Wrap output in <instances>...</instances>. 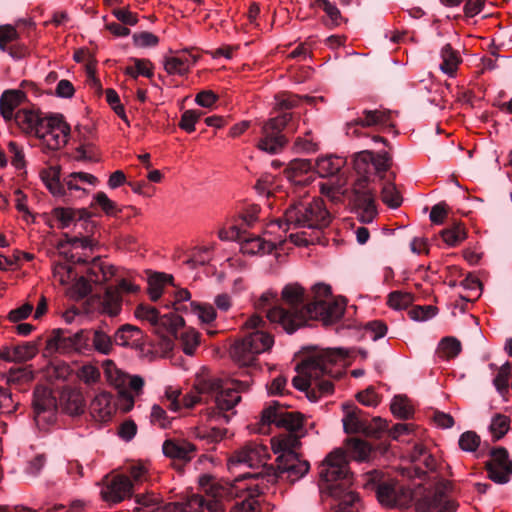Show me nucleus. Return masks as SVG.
<instances>
[{
  "mask_svg": "<svg viewBox=\"0 0 512 512\" xmlns=\"http://www.w3.org/2000/svg\"><path fill=\"white\" fill-rule=\"evenodd\" d=\"M277 466L265 464L260 472L245 473L239 476L235 483L228 481L213 482L210 486V498L194 496L190 506L197 505L200 509L209 512H225V501L239 497V492L247 490V496L236 502L230 512H260V505L256 499L262 493L263 482L275 483L279 478L295 482L305 476L310 464L301 460L297 452L284 453L276 459Z\"/></svg>",
  "mask_w": 512,
  "mask_h": 512,
  "instance_id": "nucleus-1",
  "label": "nucleus"
},
{
  "mask_svg": "<svg viewBox=\"0 0 512 512\" xmlns=\"http://www.w3.org/2000/svg\"><path fill=\"white\" fill-rule=\"evenodd\" d=\"M320 493L324 501L330 500L332 512H359L360 497L352 489L353 474L342 450L329 453L319 466Z\"/></svg>",
  "mask_w": 512,
  "mask_h": 512,
  "instance_id": "nucleus-2",
  "label": "nucleus"
},
{
  "mask_svg": "<svg viewBox=\"0 0 512 512\" xmlns=\"http://www.w3.org/2000/svg\"><path fill=\"white\" fill-rule=\"evenodd\" d=\"M364 486L374 490L379 502L389 507L403 506L410 501L415 502L417 512H455L458 507L443 488L425 490L422 494L405 492L394 480L376 470L366 474Z\"/></svg>",
  "mask_w": 512,
  "mask_h": 512,
  "instance_id": "nucleus-3",
  "label": "nucleus"
},
{
  "mask_svg": "<svg viewBox=\"0 0 512 512\" xmlns=\"http://www.w3.org/2000/svg\"><path fill=\"white\" fill-rule=\"evenodd\" d=\"M114 339L102 327L79 329H54L47 339V347L61 353L77 352L90 355L97 352L110 355L114 350Z\"/></svg>",
  "mask_w": 512,
  "mask_h": 512,
  "instance_id": "nucleus-4",
  "label": "nucleus"
},
{
  "mask_svg": "<svg viewBox=\"0 0 512 512\" xmlns=\"http://www.w3.org/2000/svg\"><path fill=\"white\" fill-rule=\"evenodd\" d=\"M281 304L269 310L268 320L292 334L310 320L313 294H307L298 283H289L281 291Z\"/></svg>",
  "mask_w": 512,
  "mask_h": 512,
  "instance_id": "nucleus-5",
  "label": "nucleus"
},
{
  "mask_svg": "<svg viewBox=\"0 0 512 512\" xmlns=\"http://www.w3.org/2000/svg\"><path fill=\"white\" fill-rule=\"evenodd\" d=\"M301 101V96L290 92L275 95V109L280 114L263 122L261 126L262 136L257 144L260 150L269 154H276L285 147L288 139L283 131L285 129L296 130L293 123L294 114L288 112V110L297 107Z\"/></svg>",
  "mask_w": 512,
  "mask_h": 512,
  "instance_id": "nucleus-6",
  "label": "nucleus"
},
{
  "mask_svg": "<svg viewBox=\"0 0 512 512\" xmlns=\"http://www.w3.org/2000/svg\"><path fill=\"white\" fill-rule=\"evenodd\" d=\"M346 180L340 178L331 184H322L321 192L333 201L347 197L354 211L362 223H371L377 215L375 195L367 188V178L359 177L355 180L351 190L345 189Z\"/></svg>",
  "mask_w": 512,
  "mask_h": 512,
  "instance_id": "nucleus-7",
  "label": "nucleus"
},
{
  "mask_svg": "<svg viewBox=\"0 0 512 512\" xmlns=\"http://www.w3.org/2000/svg\"><path fill=\"white\" fill-rule=\"evenodd\" d=\"M246 326L252 331L235 341L230 348V355L240 366L251 367L255 365L257 355L269 350L274 340L270 334L262 331L265 321L258 315L250 317Z\"/></svg>",
  "mask_w": 512,
  "mask_h": 512,
  "instance_id": "nucleus-8",
  "label": "nucleus"
},
{
  "mask_svg": "<svg viewBox=\"0 0 512 512\" xmlns=\"http://www.w3.org/2000/svg\"><path fill=\"white\" fill-rule=\"evenodd\" d=\"M283 222L287 226L286 230L290 227L294 229H322L330 224L331 214L320 198L299 200L290 204L284 213L283 219L278 220L280 228L283 227Z\"/></svg>",
  "mask_w": 512,
  "mask_h": 512,
  "instance_id": "nucleus-9",
  "label": "nucleus"
},
{
  "mask_svg": "<svg viewBox=\"0 0 512 512\" xmlns=\"http://www.w3.org/2000/svg\"><path fill=\"white\" fill-rule=\"evenodd\" d=\"M250 380L230 381L231 386L225 387L224 382L219 378H209L201 384V391L211 394L214 398L218 413L214 417L224 418L225 422H229L230 416L224 412L232 410L240 401V392L247 391L251 386Z\"/></svg>",
  "mask_w": 512,
  "mask_h": 512,
  "instance_id": "nucleus-10",
  "label": "nucleus"
},
{
  "mask_svg": "<svg viewBox=\"0 0 512 512\" xmlns=\"http://www.w3.org/2000/svg\"><path fill=\"white\" fill-rule=\"evenodd\" d=\"M343 349H328L322 355L316 358H310L296 366V370L300 375L292 379L293 386L305 392L313 384V380L319 379L321 375H329L331 373V365L339 358H344Z\"/></svg>",
  "mask_w": 512,
  "mask_h": 512,
  "instance_id": "nucleus-11",
  "label": "nucleus"
},
{
  "mask_svg": "<svg viewBox=\"0 0 512 512\" xmlns=\"http://www.w3.org/2000/svg\"><path fill=\"white\" fill-rule=\"evenodd\" d=\"M313 305L311 319H319L324 325H331L341 319L345 310V303L332 299L331 287L318 283L312 287Z\"/></svg>",
  "mask_w": 512,
  "mask_h": 512,
  "instance_id": "nucleus-12",
  "label": "nucleus"
},
{
  "mask_svg": "<svg viewBox=\"0 0 512 512\" xmlns=\"http://www.w3.org/2000/svg\"><path fill=\"white\" fill-rule=\"evenodd\" d=\"M345 417L343 418V428L347 434L362 433L369 437H379L380 433L388 429L387 421L380 417H374L369 420L364 417L361 409L353 404H344Z\"/></svg>",
  "mask_w": 512,
  "mask_h": 512,
  "instance_id": "nucleus-13",
  "label": "nucleus"
},
{
  "mask_svg": "<svg viewBox=\"0 0 512 512\" xmlns=\"http://www.w3.org/2000/svg\"><path fill=\"white\" fill-rule=\"evenodd\" d=\"M261 422L263 425L274 423L286 429L287 432H299L303 426V415L299 412H288L278 401H272L263 409Z\"/></svg>",
  "mask_w": 512,
  "mask_h": 512,
  "instance_id": "nucleus-14",
  "label": "nucleus"
},
{
  "mask_svg": "<svg viewBox=\"0 0 512 512\" xmlns=\"http://www.w3.org/2000/svg\"><path fill=\"white\" fill-rule=\"evenodd\" d=\"M491 459L485 463V469L491 481L497 484H506L512 475V460L509 459L508 450L496 447L490 451Z\"/></svg>",
  "mask_w": 512,
  "mask_h": 512,
  "instance_id": "nucleus-15",
  "label": "nucleus"
},
{
  "mask_svg": "<svg viewBox=\"0 0 512 512\" xmlns=\"http://www.w3.org/2000/svg\"><path fill=\"white\" fill-rule=\"evenodd\" d=\"M47 120H55V123H52L51 128L44 127L43 135L37 137L42 140L43 152L56 151L66 144L70 126L64 121L61 114H50L47 116Z\"/></svg>",
  "mask_w": 512,
  "mask_h": 512,
  "instance_id": "nucleus-16",
  "label": "nucleus"
},
{
  "mask_svg": "<svg viewBox=\"0 0 512 512\" xmlns=\"http://www.w3.org/2000/svg\"><path fill=\"white\" fill-rule=\"evenodd\" d=\"M101 489L102 499L110 503H120L132 495L133 483L131 479L123 474L106 476Z\"/></svg>",
  "mask_w": 512,
  "mask_h": 512,
  "instance_id": "nucleus-17",
  "label": "nucleus"
},
{
  "mask_svg": "<svg viewBox=\"0 0 512 512\" xmlns=\"http://www.w3.org/2000/svg\"><path fill=\"white\" fill-rule=\"evenodd\" d=\"M16 124L27 133H34L36 136H42L44 127H52L55 120H47L42 117L39 110L35 108L19 109L13 118Z\"/></svg>",
  "mask_w": 512,
  "mask_h": 512,
  "instance_id": "nucleus-18",
  "label": "nucleus"
},
{
  "mask_svg": "<svg viewBox=\"0 0 512 512\" xmlns=\"http://www.w3.org/2000/svg\"><path fill=\"white\" fill-rule=\"evenodd\" d=\"M52 215L54 219L59 222V227L62 229L67 228L72 223H76L78 221H83L86 231H92V228L94 227V224L89 221L92 214L85 208L73 209L56 207L52 210Z\"/></svg>",
  "mask_w": 512,
  "mask_h": 512,
  "instance_id": "nucleus-19",
  "label": "nucleus"
},
{
  "mask_svg": "<svg viewBox=\"0 0 512 512\" xmlns=\"http://www.w3.org/2000/svg\"><path fill=\"white\" fill-rule=\"evenodd\" d=\"M392 112L389 110H364L363 117H358L357 119L347 123V134H353L355 136H360V132L358 130V126L360 127H371L375 125H385L391 118Z\"/></svg>",
  "mask_w": 512,
  "mask_h": 512,
  "instance_id": "nucleus-20",
  "label": "nucleus"
},
{
  "mask_svg": "<svg viewBox=\"0 0 512 512\" xmlns=\"http://www.w3.org/2000/svg\"><path fill=\"white\" fill-rule=\"evenodd\" d=\"M199 58L200 54L195 49H183L177 56L167 58L164 68L168 74L184 75Z\"/></svg>",
  "mask_w": 512,
  "mask_h": 512,
  "instance_id": "nucleus-21",
  "label": "nucleus"
},
{
  "mask_svg": "<svg viewBox=\"0 0 512 512\" xmlns=\"http://www.w3.org/2000/svg\"><path fill=\"white\" fill-rule=\"evenodd\" d=\"M33 406L36 417L43 415V419L47 421H52L55 418L57 401L50 392L46 390L35 391Z\"/></svg>",
  "mask_w": 512,
  "mask_h": 512,
  "instance_id": "nucleus-22",
  "label": "nucleus"
},
{
  "mask_svg": "<svg viewBox=\"0 0 512 512\" xmlns=\"http://www.w3.org/2000/svg\"><path fill=\"white\" fill-rule=\"evenodd\" d=\"M165 456L183 461H190L196 447L186 440L167 439L162 445Z\"/></svg>",
  "mask_w": 512,
  "mask_h": 512,
  "instance_id": "nucleus-23",
  "label": "nucleus"
},
{
  "mask_svg": "<svg viewBox=\"0 0 512 512\" xmlns=\"http://www.w3.org/2000/svg\"><path fill=\"white\" fill-rule=\"evenodd\" d=\"M122 296L118 289L108 286L103 296L100 298V311L110 317L117 316L122 310Z\"/></svg>",
  "mask_w": 512,
  "mask_h": 512,
  "instance_id": "nucleus-24",
  "label": "nucleus"
},
{
  "mask_svg": "<svg viewBox=\"0 0 512 512\" xmlns=\"http://www.w3.org/2000/svg\"><path fill=\"white\" fill-rule=\"evenodd\" d=\"M112 396L108 392L97 394L90 403L91 415L100 421H106L111 418L114 408L111 404Z\"/></svg>",
  "mask_w": 512,
  "mask_h": 512,
  "instance_id": "nucleus-25",
  "label": "nucleus"
},
{
  "mask_svg": "<svg viewBox=\"0 0 512 512\" xmlns=\"http://www.w3.org/2000/svg\"><path fill=\"white\" fill-rule=\"evenodd\" d=\"M25 93L20 90H6L0 97V113L5 120H11L15 115L14 109L25 99Z\"/></svg>",
  "mask_w": 512,
  "mask_h": 512,
  "instance_id": "nucleus-26",
  "label": "nucleus"
},
{
  "mask_svg": "<svg viewBox=\"0 0 512 512\" xmlns=\"http://www.w3.org/2000/svg\"><path fill=\"white\" fill-rule=\"evenodd\" d=\"M102 366L107 380L118 390V392H120V390L128 389L131 375L118 369L112 360L103 361Z\"/></svg>",
  "mask_w": 512,
  "mask_h": 512,
  "instance_id": "nucleus-27",
  "label": "nucleus"
},
{
  "mask_svg": "<svg viewBox=\"0 0 512 512\" xmlns=\"http://www.w3.org/2000/svg\"><path fill=\"white\" fill-rule=\"evenodd\" d=\"M314 166L311 160L308 159H294L289 162L284 173L288 180L296 184L306 183L308 179H302L301 177L312 171Z\"/></svg>",
  "mask_w": 512,
  "mask_h": 512,
  "instance_id": "nucleus-28",
  "label": "nucleus"
},
{
  "mask_svg": "<svg viewBox=\"0 0 512 512\" xmlns=\"http://www.w3.org/2000/svg\"><path fill=\"white\" fill-rule=\"evenodd\" d=\"M297 432H286L271 440L274 453L283 455L284 453L296 452L300 445L301 435Z\"/></svg>",
  "mask_w": 512,
  "mask_h": 512,
  "instance_id": "nucleus-29",
  "label": "nucleus"
},
{
  "mask_svg": "<svg viewBox=\"0 0 512 512\" xmlns=\"http://www.w3.org/2000/svg\"><path fill=\"white\" fill-rule=\"evenodd\" d=\"M345 163L346 160L342 157L328 156L318 159L314 169L320 177H330L337 175Z\"/></svg>",
  "mask_w": 512,
  "mask_h": 512,
  "instance_id": "nucleus-30",
  "label": "nucleus"
},
{
  "mask_svg": "<svg viewBox=\"0 0 512 512\" xmlns=\"http://www.w3.org/2000/svg\"><path fill=\"white\" fill-rule=\"evenodd\" d=\"M62 410L71 416H77L84 412L85 404L83 395L78 391H68L61 397Z\"/></svg>",
  "mask_w": 512,
  "mask_h": 512,
  "instance_id": "nucleus-31",
  "label": "nucleus"
},
{
  "mask_svg": "<svg viewBox=\"0 0 512 512\" xmlns=\"http://www.w3.org/2000/svg\"><path fill=\"white\" fill-rule=\"evenodd\" d=\"M440 236L448 246L455 247L467 238V230L462 222L453 220L440 232Z\"/></svg>",
  "mask_w": 512,
  "mask_h": 512,
  "instance_id": "nucleus-32",
  "label": "nucleus"
},
{
  "mask_svg": "<svg viewBox=\"0 0 512 512\" xmlns=\"http://www.w3.org/2000/svg\"><path fill=\"white\" fill-rule=\"evenodd\" d=\"M41 178L49 191L56 196H64V185L60 181V167L51 166L41 171Z\"/></svg>",
  "mask_w": 512,
  "mask_h": 512,
  "instance_id": "nucleus-33",
  "label": "nucleus"
},
{
  "mask_svg": "<svg viewBox=\"0 0 512 512\" xmlns=\"http://www.w3.org/2000/svg\"><path fill=\"white\" fill-rule=\"evenodd\" d=\"M441 58L442 63L440 64V69L447 75L453 76L456 73L458 65L461 63L462 59L459 55V52L454 50L451 44H446L441 49Z\"/></svg>",
  "mask_w": 512,
  "mask_h": 512,
  "instance_id": "nucleus-34",
  "label": "nucleus"
},
{
  "mask_svg": "<svg viewBox=\"0 0 512 512\" xmlns=\"http://www.w3.org/2000/svg\"><path fill=\"white\" fill-rule=\"evenodd\" d=\"M394 179L395 174H392V179L387 180L383 185L381 199L387 206L395 209L402 204L403 198L393 182Z\"/></svg>",
  "mask_w": 512,
  "mask_h": 512,
  "instance_id": "nucleus-35",
  "label": "nucleus"
},
{
  "mask_svg": "<svg viewBox=\"0 0 512 512\" xmlns=\"http://www.w3.org/2000/svg\"><path fill=\"white\" fill-rule=\"evenodd\" d=\"M130 61L134 63V66H127L124 69V73L133 79H137L139 75L151 78L153 76V64L149 59L130 58Z\"/></svg>",
  "mask_w": 512,
  "mask_h": 512,
  "instance_id": "nucleus-36",
  "label": "nucleus"
},
{
  "mask_svg": "<svg viewBox=\"0 0 512 512\" xmlns=\"http://www.w3.org/2000/svg\"><path fill=\"white\" fill-rule=\"evenodd\" d=\"M262 451L263 448L261 446L253 444L246 445L230 459V462L232 464L245 463L251 467L253 465V462L258 460Z\"/></svg>",
  "mask_w": 512,
  "mask_h": 512,
  "instance_id": "nucleus-37",
  "label": "nucleus"
},
{
  "mask_svg": "<svg viewBox=\"0 0 512 512\" xmlns=\"http://www.w3.org/2000/svg\"><path fill=\"white\" fill-rule=\"evenodd\" d=\"M372 161L373 152L369 150L358 152L354 155L352 160L354 170L360 175V177H366L367 183L369 182V178L366 174L369 173L370 168L372 167Z\"/></svg>",
  "mask_w": 512,
  "mask_h": 512,
  "instance_id": "nucleus-38",
  "label": "nucleus"
},
{
  "mask_svg": "<svg viewBox=\"0 0 512 512\" xmlns=\"http://www.w3.org/2000/svg\"><path fill=\"white\" fill-rule=\"evenodd\" d=\"M391 412L394 416L400 419H409L413 416L414 410L408 401V398L403 395H396L390 405Z\"/></svg>",
  "mask_w": 512,
  "mask_h": 512,
  "instance_id": "nucleus-39",
  "label": "nucleus"
},
{
  "mask_svg": "<svg viewBox=\"0 0 512 512\" xmlns=\"http://www.w3.org/2000/svg\"><path fill=\"white\" fill-rule=\"evenodd\" d=\"M414 302V295L409 292L392 291L388 294L387 304L395 310L407 309Z\"/></svg>",
  "mask_w": 512,
  "mask_h": 512,
  "instance_id": "nucleus-40",
  "label": "nucleus"
},
{
  "mask_svg": "<svg viewBox=\"0 0 512 512\" xmlns=\"http://www.w3.org/2000/svg\"><path fill=\"white\" fill-rule=\"evenodd\" d=\"M135 316L138 319L147 320L153 326L157 327L158 325H166L167 320L160 318L159 311L145 304H140L135 309Z\"/></svg>",
  "mask_w": 512,
  "mask_h": 512,
  "instance_id": "nucleus-41",
  "label": "nucleus"
},
{
  "mask_svg": "<svg viewBox=\"0 0 512 512\" xmlns=\"http://www.w3.org/2000/svg\"><path fill=\"white\" fill-rule=\"evenodd\" d=\"M510 428V419L509 417L503 414H496L491 421L489 426V430L493 435L495 441L501 439Z\"/></svg>",
  "mask_w": 512,
  "mask_h": 512,
  "instance_id": "nucleus-42",
  "label": "nucleus"
},
{
  "mask_svg": "<svg viewBox=\"0 0 512 512\" xmlns=\"http://www.w3.org/2000/svg\"><path fill=\"white\" fill-rule=\"evenodd\" d=\"M37 354L35 344L27 342L13 347V362L22 363L31 360Z\"/></svg>",
  "mask_w": 512,
  "mask_h": 512,
  "instance_id": "nucleus-43",
  "label": "nucleus"
},
{
  "mask_svg": "<svg viewBox=\"0 0 512 512\" xmlns=\"http://www.w3.org/2000/svg\"><path fill=\"white\" fill-rule=\"evenodd\" d=\"M134 334H141L140 328L131 325V324H124L120 328L117 329V331L114 334V342L117 345L120 346H128L129 345V339L134 336Z\"/></svg>",
  "mask_w": 512,
  "mask_h": 512,
  "instance_id": "nucleus-44",
  "label": "nucleus"
},
{
  "mask_svg": "<svg viewBox=\"0 0 512 512\" xmlns=\"http://www.w3.org/2000/svg\"><path fill=\"white\" fill-rule=\"evenodd\" d=\"M94 202L100 206L103 212L108 216H117L123 209L117 207L116 203L108 198V196L100 191L94 195Z\"/></svg>",
  "mask_w": 512,
  "mask_h": 512,
  "instance_id": "nucleus-45",
  "label": "nucleus"
},
{
  "mask_svg": "<svg viewBox=\"0 0 512 512\" xmlns=\"http://www.w3.org/2000/svg\"><path fill=\"white\" fill-rule=\"evenodd\" d=\"M272 250V244L264 241L260 237L246 239L242 246V251L248 254L265 253Z\"/></svg>",
  "mask_w": 512,
  "mask_h": 512,
  "instance_id": "nucleus-46",
  "label": "nucleus"
},
{
  "mask_svg": "<svg viewBox=\"0 0 512 512\" xmlns=\"http://www.w3.org/2000/svg\"><path fill=\"white\" fill-rule=\"evenodd\" d=\"M314 4L321 8L329 17L331 25L338 26L342 20L340 10L329 0H314Z\"/></svg>",
  "mask_w": 512,
  "mask_h": 512,
  "instance_id": "nucleus-47",
  "label": "nucleus"
},
{
  "mask_svg": "<svg viewBox=\"0 0 512 512\" xmlns=\"http://www.w3.org/2000/svg\"><path fill=\"white\" fill-rule=\"evenodd\" d=\"M481 443L480 436L474 431H466L459 437V447L466 452H474Z\"/></svg>",
  "mask_w": 512,
  "mask_h": 512,
  "instance_id": "nucleus-48",
  "label": "nucleus"
},
{
  "mask_svg": "<svg viewBox=\"0 0 512 512\" xmlns=\"http://www.w3.org/2000/svg\"><path fill=\"white\" fill-rule=\"evenodd\" d=\"M275 306H282L281 299L278 298L277 293L274 291H267L261 295L256 302V308L266 312L268 318V312Z\"/></svg>",
  "mask_w": 512,
  "mask_h": 512,
  "instance_id": "nucleus-49",
  "label": "nucleus"
},
{
  "mask_svg": "<svg viewBox=\"0 0 512 512\" xmlns=\"http://www.w3.org/2000/svg\"><path fill=\"white\" fill-rule=\"evenodd\" d=\"M392 158L386 151H380L377 154L373 153L372 167L376 170L377 174L384 178L385 173L388 171L391 165Z\"/></svg>",
  "mask_w": 512,
  "mask_h": 512,
  "instance_id": "nucleus-50",
  "label": "nucleus"
},
{
  "mask_svg": "<svg viewBox=\"0 0 512 512\" xmlns=\"http://www.w3.org/2000/svg\"><path fill=\"white\" fill-rule=\"evenodd\" d=\"M438 312V308L433 305L415 306L409 310L408 314L411 319L416 321H425L433 318Z\"/></svg>",
  "mask_w": 512,
  "mask_h": 512,
  "instance_id": "nucleus-51",
  "label": "nucleus"
},
{
  "mask_svg": "<svg viewBox=\"0 0 512 512\" xmlns=\"http://www.w3.org/2000/svg\"><path fill=\"white\" fill-rule=\"evenodd\" d=\"M202 114L201 111L197 110L184 111L179 122V127L188 133L193 132L195 130V124L201 118Z\"/></svg>",
  "mask_w": 512,
  "mask_h": 512,
  "instance_id": "nucleus-52",
  "label": "nucleus"
},
{
  "mask_svg": "<svg viewBox=\"0 0 512 512\" xmlns=\"http://www.w3.org/2000/svg\"><path fill=\"white\" fill-rule=\"evenodd\" d=\"M193 311L198 315L199 319L204 323H211L216 317V311L211 304H202L191 302Z\"/></svg>",
  "mask_w": 512,
  "mask_h": 512,
  "instance_id": "nucleus-53",
  "label": "nucleus"
},
{
  "mask_svg": "<svg viewBox=\"0 0 512 512\" xmlns=\"http://www.w3.org/2000/svg\"><path fill=\"white\" fill-rule=\"evenodd\" d=\"M512 366L509 362H506L499 369L498 374L494 378V385L500 393L507 392L508 381L511 374Z\"/></svg>",
  "mask_w": 512,
  "mask_h": 512,
  "instance_id": "nucleus-54",
  "label": "nucleus"
},
{
  "mask_svg": "<svg viewBox=\"0 0 512 512\" xmlns=\"http://www.w3.org/2000/svg\"><path fill=\"white\" fill-rule=\"evenodd\" d=\"M183 343V351L187 355H193L195 348L199 344V335L197 332L191 331H183L179 336Z\"/></svg>",
  "mask_w": 512,
  "mask_h": 512,
  "instance_id": "nucleus-55",
  "label": "nucleus"
},
{
  "mask_svg": "<svg viewBox=\"0 0 512 512\" xmlns=\"http://www.w3.org/2000/svg\"><path fill=\"white\" fill-rule=\"evenodd\" d=\"M150 419L152 424L158 425L163 429L168 428L171 423L166 411L157 404H154L151 408Z\"/></svg>",
  "mask_w": 512,
  "mask_h": 512,
  "instance_id": "nucleus-56",
  "label": "nucleus"
},
{
  "mask_svg": "<svg viewBox=\"0 0 512 512\" xmlns=\"http://www.w3.org/2000/svg\"><path fill=\"white\" fill-rule=\"evenodd\" d=\"M78 377L86 384H93L100 379V371L91 364L83 365L78 371Z\"/></svg>",
  "mask_w": 512,
  "mask_h": 512,
  "instance_id": "nucleus-57",
  "label": "nucleus"
},
{
  "mask_svg": "<svg viewBox=\"0 0 512 512\" xmlns=\"http://www.w3.org/2000/svg\"><path fill=\"white\" fill-rule=\"evenodd\" d=\"M441 348L447 358H455L461 352V343L454 337H445L441 341Z\"/></svg>",
  "mask_w": 512,
  "mask_h": 512,
  "instance_id": "nucleus-58",
  "label": "nucleus"
},
{
  "mask_svg": "<svg viewBox=\"0 0 512 512\" xmlns=\"http://www.w3.org/2000/svg\"><path fill=\"white\" fill-rule=\"evenodd\" d=\"M133 42L138 47H153L158 44L159 39L153 33L143 31L133 35Z\"/></svg>",
  "mask_w": 512,
  "mask_h": 512,
  "instance_id": "nucleus-59",
  "label": "nucleus"
},
{
  "mask_svg": "<svg viewBox=\"0 0 512 512\" xmlns=\"http://www.w3.org/2000/svg\"><path fill=\"white\" fill-rule=\"evenodd\" d=\"M164 284L161 282L158 273L152 274L148 279V294L152 301H157L163 292Z\"/></svg>",
  "mask_w": 512,
  "mask_h": 512,
  "instance_id": "nucleus-60",
  "label": "nucleus"
},
{
  "mask_svg": "<svg viewBox=\"0 0 512 512\" xmlns=\"http://www.w3.org/2000/svg\"><path fill=\"white\" fill-rule=\"evenodd\" d=\"M8 150L12 154V165L17 169L24 168L26 163L23 149L16 142L10 141L8 143Z\"/></svg>",
  "mask_w": 512,
  "mask_h": 512,
  "instance_id": "nucleus-61",
  "label": "nucleus"
},
{
  "mask_svg": "<svg viewBox=\"0 0 512 512\" xmlns=\"http://www.w3.org/2000/svg\"><path fill=\"white\" fill-rule=\"evenodd\" d=\"M365 329L370 333V336L374 341L384 337L387 333V325L379 320L368 322Z\"/></svg>",
  "mask_w": 512,
  "mask_h": 512,
  "instance_id": "nucleus-62",
  "label": "nucleus"
},
{
  "mask_svg": "<svg viewBox=\"0 0 512 512\" xmlns=\"http://www.w3.org/2000/svg\"><path fill=\"white\" fill-rule=\"evenodd\" d=\"M33 311V305L30 303H25L22 306L13 309L8 314V319L11 322H19L24 320L30 316Z\"/></svg>",
  "mask_w": 512,
  "mask_h": 512,
  "instance_id": "nucleus-63",
  "label": "nucleus"
},
{
  "mask_svg": "<svg viewBox=\"0 0 512 512\" xmlns=\"http://www.w3.org/2000/svg\"><path fill=\"white\" fill-rule=\"evenodd\" d=\"M357 400L366 406H376L379 403L378 395L376 394L373 387H368L364 391L359 392L356 395Z\"/></svg>",
  "mask_w": 512,
  "mask_h": 512,
  "instance_id": "nucleus-64",
  "label": "nucleus"
}]
</instances>
